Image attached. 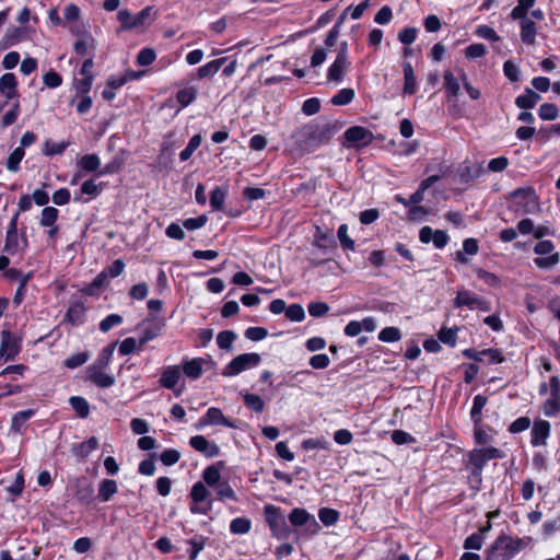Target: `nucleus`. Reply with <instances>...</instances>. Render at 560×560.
<instances>
[{"instance_id":"nucleus-60","label":"nucleus","mask_w":560,"mask_h":560,"mask_svg":"<svg viewBox=\"0 0 560 560\" xmlns=\"http://www.w3.org/2000/svg\"><path fill=\"white\" fill-rule=\"evenodd\" d=\"M500 537L513 556L526 546L525 540L522 538H512L510 536Z\"/></svg>"},{"instance_id":"nucleus-21","label":"nucleus","mask_w":560,"mask_h":560,"mask_svg":"<svg viewBox=\"0 0 560 560\" xmlns=\"http://www.w3.org/2000/svg\"><path fill=\"white\" fill-rule=\"evenodd\" d=\"M180 376L182 370L179 365H168L161 374L159 380L160 386L166 389H175Z\"/></svg>"},{"instance_id":"nucleus-55","label":"nucleus","mask_w":560,"mask_h":560,"mask_svg":"<svg viewBox=\"0 0 560 560\" xmlns=\"http://www.w3.org/2000/svg\"><path fill=\"white\" fill-rule=\"evenodd\" d=\"M401 332L397 327H386L378 334V339L383 342H395L400 340Z\"/></svg>"},{"instance_id":"nucleus-10","label":"nucleus","mask_w":560,"mask_h":560,"mask_svg":"<svg viewBox=\"0 0 560 560\" xmlns=\"http://www.w3.org/2000/svg\"><path fill=\"white\" fill-rule=\"evenodd\" d=\"M289 521L293 526H305L306 532L311 535L316 534L320 528L315 516L304 509H293L289 514Z\"/></svg>"},{"instance_id":"nucleus-23","label":"nucleus","mask_w":560,"mask_h":560,"mask_svg":"<svg viewBox=\"0 0 560 560\" xmlns=\"http://www.w3.org/2000/svg\"><path fill=\"white\" fill-rule=\"evenodd\" d=\"M513 557L501 537H498L489 549L486 560H511Z\"/></svg>"},{"instance_id":"nucleus-22","label":"nucleus","mask_w":560,"mask_h":560,"mask_svg":"<svg viewBox=\"0 0 560 560\" xmlns=\"http://www.w3.org/2000/svg\"><path fill=\"white\" fill-rule=\"evenodd\" d=\"M206 362L207 361L202 358L184 360L182 365L183 372L188 378L198 380L202 375V368Z\"/></svg>"},{"instance_id":"nucleus-8","label":"nucleus","mask_w":560,"mask_h":560,"mask_svg":"<svg viewBox=\"0 0 560 560\" xmlns=\"http://www.w3.org/2000/svg\"><path fill=\"white\" fill-rule=\"evenodd\" d=\"M74 499L84 505H90L94 502V487L91 481L85 477H77L70 481L69 486Z\"/></svg>"},{"instance_id":"nucleus-40","label":"nucleus","mask_w":560,"mask_h":560,"mask_svg":"<svg viewBox=\"0 0 560 560\" xmlns=\"http://www.w3.org/2000/svg\"><path fill=\"white\" fill-rule=\"evenodd\" d=\"M235 339L236 334L233 330H223L218 334L217 343L220 349L230 351Z\"/></svg>"},{"instance_id":"nucleus-36","label":"nucleus","mask_w":560,"mask_h":560,"mask_svg":"<svg viewBox=\"0 0 560 560\" xmlns=\"http://www.w3.org/2000/svg\"><path fill=\"white\" fill-rule=\"evenodd\" d=\"M70 406L80 418H88L90 413V405L88 400L80 396H72L69 399Z\"/></svg>"},{"instance_id":"nucleus-38","label":"nucleus","mask_w":560,"mask_h":560,"mask_svg":"<svg viewBox=\"0 0 560 560\" xmlns=\"http://www.w3.org/2000/svg\"><path fill=\"white\" fill-rule=\"evenodd\" d=\"M252 522L246 517H236L230 524V530L235 535H244L250 530Z\"/></svg>"},{"instance_id":"nucleus-46","label":"nucleus","mask_w":560,"mask_h":560,"mask_svg":"<svg viewBox=\"0 0 560 560\" xmlns=\"http://www.w3.org/2000/svg\"><path fill=\"white\" fill-rule=\"evenodd\" d=\"M226 197V191L221 187H215L210 194V206L213 210H222Z\"/></svg>"},{"instance_id":"nucleus-2","label":"nucleus","mask_w":560,"mask_h":560,"mask_svg":"<svg viewBox=\"0 0 560 560\" xmlns=\"http://www.w3.org/2000/svg\"><path fill=\"white\" fill-rule=\"evenodd\" d=\"M504 457L502 451L497 447H483V448H474L468 454V463L467 468L470 470L469 480L476 482L477 485L481 483L482 480V470L486 464L490 459H501Z\"/></svg>"},{"instance_id":"nucleus-12","label":"nucleus","mask_w":560,"mask_h":560,"mask_svg":"<svg viewBox=\"0 0 560 560\" xmlns=\"http://www.w3.org/2000/svg\"><path fill=\"white\" fill-rule=\"evenodd\" d=\"M19 352L20 340L9 330H3L1 332L0 364L14 359Z\"/></svg>"},{"instance_id":"nucleus-39","label":"nucleus","mask_w":560,"mask_h":560,"mask_svg":"<svg viewBox=\"0 0 560 560\" xmlns=\"http://www.w3.org/2000/svg\"><path fill=\"white\" fill-rule=\"evenodd\" d=\"M59 211L55 207H45L42 210L39 224L44 228L52 226L56 224V221L58 219Z\"/></svg>"},{"instance_id":"nucleus-26","label":"nucleus","mask_w":560,"mask_h":560,"mask_svg":"<svg viewBox=\"0 0 560 560\" xmlns=\"http://www.w3.org/2000/svg\"><path fill=\"white\" fill-rule=\"evenodd\" d=\"M540 95L529 88L525 89V93L515 98V105L522 109H532L539 102Z\"/></svg>"},{"instance_id":"nucleus-49","label":"nucleus","mask_w":560,"mask_h":560,"mask_svg":"<svg viewBox=\"0 0 560 560\" xmlns=\"http://www.w3.org/2000/svg\"><path fill=\"white\" fill-rule=\"evenodd\" d=\"M354 97V91L352 89H341L331 98V104L342 106L349 104Z\"/></svg>"},{"instance_id":"nucleus-28","label":"nucleus","mask_w":560,"mask_h":560,"mask_svg":"<svg viewBox=\"0 0 560 560\" xmlns=\"http://www.w3.org/2000/svg\"><path fill=\"white\" fill-rule=\"evenodd\" d=\"M480 298L467 290H460L454 300L455 307L467 306L469 310H476Z\"/></svg>"},{"instance_id":"nucleus-61","label":"nucleus","mask_w":560,"mask_h":560,"mask_svg":"<svg viewBox=\"0 0 560 560\" xmlns=\"http://www.w3.org/2000/svg\"><path fill=\"white\" fill-rule=\"evenodd\" d=\"M337 235L343 249H354V241L348 235V226L346 224H341L338 228Z\"/></svg>"},{"instance_id":"nucleus-16","label":"nucleus","mask_w":560,"mask_h":560,"mask_svg":"<svg viewBox=\"0 0 560 560\" xmlns=\"http://www.w3.org/2000/svg\"><path fill=\"white\" fill-rule=\"evenodd\" d=\"M86 381L97 387L108 388L115 384V376L105 373L104 369L90 365L86 370Z\"/></svg>"},{"instance_id":"nucleus-4","label":"nucleus","mask_w":560,"mask_h":560,"mask_svg":"<svg viewBox=\"0 0 560 560\" xmlns=\"http://www.w3.org/2000/svg\"><path fill=\"white\" fill-rule=\"evenodd\" d=\"M18 220H19V212H16L10 220L7 235H5V242L3 246V252L8 255H15L19 252L25 250V248L28 245L27 238L25 236V233L23 232L22 235H19L18 232Z\"/></svg>"},{"instance_id":"nucleus-25","label":"nucleus","mask_w":560,"mask_h":560,"mask_svg":"<svg viewBox=\"0 0 560 560\" xmlns=\"http://www.w3.org/2000/svg\"><path fill=\"white\" fill-rule=\"evenodd\" d=\"M118 492V485L114 479H103L98 483L97 499L101 502H108Z\"/></svg>"},{"instance_id":"nucleus-48","label":"nucleus","mask_w":560,"mask_h":560,"mask_svg":"<svg viewBox=\"0 0 560 560\" xmlns=\"http://www.w3.org/2000/svg\"><path fill=\"white\" fill-rule=\"evenodd\" d=\"M69 145V142H52L47 140L44 144L43 153L47 156L61 154Z\"/></svg>"},{"instance_id":"nucleus-53","label":"nucleus","mask_w":560,"mask_h":560,"mask_svg":"<svg viewBox=\"0 0 560 560\" xmlns=\"http://www.w3.org/2000/svg\"><path fill=\"white\" fill-rule=\"evenodd\" d=\"M21 40V30L19 27H9L2 38L4 48L16 45Z\"/></svg>"},{"instance_id":"nucleus-37","label":"nucleus","mask_w":560,"mask_h":560,"mask_svg":"<svg viewBox=\"0 0 560 560\" xmlns=\"http://www.w3.org/2000/svg\"><path fill=\"white\" fill-rule=\"evenodd\" d=\"M265 511L267 515V522L269 523L272 530H276L278 527L285 525L284 517L277 512L275 506L266 505Z\"/></svg>"},{"instance_id":"nucleus-58","label":"nucleus","mask_w":560,"mask_h":560,"mask_svg":"<svg viewBox=\"0 0 560 560\" xmlns=\"http://www.w3.org/2000/svg\"><path fill=\"white\" fill-rule=\"evenodd\" d=\"M19 114H20V103H19V101H15L12 104V108L3 115L2 119H1V126L3 128H5V127L13 125L16 121Z\"/></svg>"},{"instance_id":"nucleus-43","label":"nucleus","mask_w":560,"mask_h":560,"mask_svg":"<svg viewBox=\"0 0 560 560\" xmlns=\"http://www.w3.org/2000/svg\"><path fill=\"white\" fill-rule=\"evenodd\" d=\"M114 345L104 348L98 354L96 361L91 365L106 370L110 363L114 353Z\"/></svg>"},{"instance_id":"nucleus-42","label":"nucleus","mask_w":560,"mask_h":560,"mask_svg":"<svg viewBox=\"0 0 560 560\" xmlns=\"http://www.w3.org/2000/svg\"><path fill=\"white\" fill-rule=\"evenodd\" d=\"M98 447V441L96 438L92 436L89 440L80 443L75 447V454L81 457H88L93 451Z\"/></svg>"},{"instance_id":"nucleus-15","label":"nucleus","mask_w":560,"mask_h":560,"mask_svg":"<svg viewBox=\"0 0 560 560\" xmlns=\"http://www.w3.org/2000/svg\"><path fill=\"white\" fill-rule=\"evenodd\" d=\"M189 445L208 458L215 457L220 454V447L214 442L208 441L203 435L191 436Z\"/></svg>"},{"instance_id":"nucleus-27","label":"nucleus","mask_w":560,"mask_h":560,"mask_svg":"<svg viewBox=\"0 0 560 560\" xmlns=\"http://www.w3.org/2000/svg\"><path fill=\"white\" fill-rule=\"evenodd\" d=\"M314 245L325 250L335 249L337 246L334 235L322 231L319 228L316 229L314 234Z\"/></svg>"},{"instance_id":"nucleus-34","label":"nucleus","mask_w":560,"mask_h":560,"mask_svg":"<svg viewBox=\"0 0 560 560\" xmlns=\"http://www.w3.org/2000/svg\"><path fill=\"white\" fill-rule=\"evenodd\" d=\"M198 95V90L195 86H186L184 89H180L176 93V101L182 107H187L190 105Z\"/></svg>"},{"instance_id":"nucleus-13","label":"nucleus","mask_w":560,"mask_h":560,"mask_svg":"<svg viewBox=\"0 0 560 560\" xmlns=\"http://www.w3.org/2000/svg\"><path fill=\"white\" fill-rule=\"evenodd\" d=\"M206 425H223L232 429L237 427L233 420L226 418L223 412L215 407H211L207 410V412L199 419L197 428Z\"/></svg>"},{"instance_id":"nucleus-31","label":"nucleus","mask_w":560,"mask_h":560,"mask_svg":"<svg viewBox=\"0 0 560 560\" xmlns=\"http://www.w3.org/2000/svg\"><path fill=\"white\" fill-rule=\"evenodd\" d=\"M487 397L482 395H476L474 397L472 407L470 410V418L474 424H480L482 420V409L487 405Z\"/></svg>"},{"instance_id":"nucleus-52","label":"nucleus","mask_w":560,"mask_h":560,"mask_svg":"<svg viewBox=\"0 0 560 560\" xmlns=\"http://www.w3.org/2000/svg\"><path fill=\"white\" fill-rule=\"evenodd\" d=\"M558 113V107L552 103H544L538 109V115L542 120H555Z\"/></svg>"},{"instance_id":"nucleus-30","label":"nucleus","mask_w":560,"mask_h":560,"mask_svg":"<svg viewBox=\"0 0 560 560\" xmlns=\"http://www.w3.org/2000/svg\"><path fill=\"white\" fill-rule=\"evenodd\" d=\"M536 24L532 19H523L521 23V38L522 42L528 45L535 43Z\"/></svg>"},{"instance_id":"nucleus-29","label":"nucleus","mask_w":560,"mask_h":560,"mask_svg":"<svg viewBox=\"0 0 560 560\" xmlns=\"http://www.w3.org/2000/svg\"><path fill=\"white\" fill-rule=\"evenodd\" d=\"M404 70V93L412 95L417 91L416 75L413 68L410 62H405L402 66Z\"/></svg>"},{"instance_id":"nucleus-11","label":"nucleus","mask_w":560,"mask_h":560,"mask_svg":"<svg viewBox=\"0 0 560 560\" xmlns=\"http://www.w3.org/2000/svg\"><path fill=\"white\" fill-rule=\"evenodd\" d=\"M347 147H365L369 145L373 139V133L361 126H353L348 128L343 133Z\"/></svg>"},{"instance_id":"nucleus-9","label":"nucleus","mask_w":560,"mask_h":560,"mask_svg":"<svg viewBox=\"0 0 560 560\" xmlns=\"http://www.w3.org/2000/svg\"><path fill=\"white\" fill-rule=\"evenodd\" d=\"M165 327V319L163 317L151 315L147 317L139 328L142 330V336L139 339V347H143L147 342L155 339Z\"/></svg>"},{"instance_id":"nucleus-44","label":"nucleus","mask_w":560,"mask_h":560,"mask_svg":"<svg viewBox=\"0 0 560 560\" xmlns=\"http://www.w3.org/2000/svg\"><path fill=\"white\" fill-rule=\"evenodd\" d=\"M560 412V395H550L544 404V413L547 417H553Z\"/></svg>"},{"instance_id":"nucleus-20","label":"nucleus","mask_w":560,"mask_h":560,"mask_svg":"<svg viewBox=\"0 0 560 560\" xmlns=\"http://www.w3.org/2000/svg\"><path fill=\"white\" fill-rule=\"evenodd\" d=\"M550 434V423L546 420H536L530 431L533 446L545 445Z\"/></svg>"},{"instance_id":"nucleus-45","label":"nucleus","mask_w":560,"mask_h":560,"mask_svg":"<svg viewBox=\"0 0 560 560\" xmlns=\"http://www.w3.org/2000/svg\"><path fill=\"white\" fill-rule=\"evenodd\" d=\"M201 144V136L195 135L190 138L187 147L179 153L180 161H187Z\"/></svg>"},{"instance_id":"nucleus-24","label":"nucleus","mask_w":560,"mask_h":560,"mask_svg":"<svg viewBox=\"0 0 560 560\" xmlns=\"http://www.w3.org/2000/svg\"><path fill=\"white\" fill-rule=\"evenodd\" d=\"M349 59L337 58L328 69L327 79L334 82H340L343 78L345 71L349 68Z\"/></svg>"},{"instance_id":"nucleus-32","label":"nucleus","mask_w":560,"mask_h":560,"mask_svg":"<svg viewBox=\"0 0 560 560\" xmlns=\"http://www.w3.org/2000/svg\"><path fill=\"white\" fill-rule=\"evenodd\" d=\"M225 60V58H219L201 66L200 68H198V78L205 79L213 77L220 70Z\"/></svg>"},{"instance_id":"nucleus-41","label":"nucleus","mask_w":560,"mask_h":560,"mask_svg":"<svg viewBox=\"0 0 560 560\" xmlns=\"http://www.w3.org/2000/svg\"><path fill=\"white\" fill-rule=\"evenodd\" d=\"M25 155L23 148H16L11 152L7 160V168L10 172H18L20 170V163Z\"/></svg>"},{"instance_id":"nucleus-64","label":"nucleus","mask_w":560,"mask_h":560,"mask_svg":"<svg viewBox=\"0 0 560 560\" xmlns=\"http://www.w3.org/2000/svg\"><path fill=\"white\" fill-rule=\"evenodd\" d=\"M179 458L180 453L175 448H166L160 455V459L165 466L175 465Z\"/></svg>"},{"instance_id":"nucleus-19","label":"nucleus","mask_w":560,"mask_h":560,"mask_svg":"<svg viewBox=\"0 0 560 560\" xmlns=\"http://www.w3.org/2000/svg\"><path fill=\"white\" fill-rule=\"evenodd\" d=\"M0 93L5 97V103L18 97V80L14 73L7 72L0 78Z\"/></svg>"},{"instance_id":"nucleus-62","label":"nucleus","mask_w":560,"mask_h":560,"mask_svg":"<svg viewBox=\"0 0 560 560\" xmlns=\"http://www.w3.org/2000/svg\"><path fill=\"white\" fill-rule=\"evenodd\" d=\"M122 323V317L119 314H109L100 323V330L103 332L109 331L113 327Z\"/></svg>"},{"instance_id":"nucleus-18","label":"nucleus","mask_w":560,"mask_h":560,"mask_svg":"<svg viewBox=\"0 0 560 560\" xmlns=\"http://www.w3.org/2000/svg\"><path fill=\"white\" fill-rule=\"evenodd\" d=\"M86 307L84 302L75 301L70 303L68 311L65 315L63 322L72 326L82 325L85 320Z\"/></svg>"},{"instance_id":"nucleus-47","label":"nucleus","mask_w":560,"mask_h":560,"mask_svg":"<svg viewBox=\"0 0 560 560\" xmlns=\"http://www.w3.org/2000/svg\"><path fill=\"white\" fill-rule=\"evenodd\" d=\"M244 404L247 408L255 412H261L265 408V402L260 396L256 394L244 395Z\"/></svg>"},{"instance_id":"nucleus-17","label":"nucleus","mask_w":560,"mask_h":560,"mask_svg":"<svg viewBox=\"0 0 560 560\" xmlns=\"http://www.w3.org/2000/svg\"><path fill=\"white\" fill-rule=\"evenodd\" d=\"M460 79L456 78L451 70H445L443 74V85L448 102L456 103L460 93Z\"/></svg>"},{"instance_id":"nucleus-33","label":"nucleus","mask_w":560,"mask_h":560,"mask_svg":"<svg viewBox=\"0 0 560 560\" xmlns=\"http://www.w3.org/2000/svg\"><path fill=\"white\" fill-rule=\"evenodd\" d=\"M35 411L32 409H26L16 412L11 421V431L20 433L24 424L34 416Z\"/></svg>"},{"instance_id":"nucleus-1","label":"nucleus","mask_w":560,"mask_h":560,"mask_svg":"<svg viewBox=\"0 0 560 560\" xmlns=\"http://www.w3.org/2000/svg\"><path fill=\"white\" fill-rule=\"evenodd\" d=\"M337 127L329 122L308 124L299 129L293 138L301 153H310L330 141Z\"/></svg>"},{"instance_id":"nucleus-56","label":"nucleus","mask_w":560,"mask_h":560,"mask_svg":"<svg viewBox=\"0 0 560 560\" xmlns=\"http://www.w3.org/2000/svg\"><path fill=\"white\" fill-rule=\"evenodd\" d=\"M480 354L483 355V361H487L490 364H498L504 361L503 353L499 349H483L480 351Z\"/></svg>"},{"instance_id":"nucleus-6","label":"nucleus","mask_w":560,"mask_h":560,"mask_svg":"<svg viewBox=\"0 0 560 560\" xmlns=\"http://www.w3.org/2000/svg\"><path fill=\"white\" fill-rule=\"evenodd\" d=\"M260 361L261 357L258 353L238 354L223 369L222 375L226 377L235 376L247 369L257 366Z\"/></svg>"},{"instance_id":"nucleus-5","label":"nucleus","mask_w":560,"mask_h":560,"mask_svg":"<svg viewBox=\"0 0 560 560\" xmlns=\"http://www.w3.org/2000/svg\"><path fill=\"white\" fill-rule=\"evenodd\" d=\"M511 198L515 200L517 210L523 213H537L540 211L539 197L532 187L517 188L510 194Z\"/></svg>"},{"instance_id":"nucleus-51","label":"nucleus","mask_w":560,"mask_h":560,"mask_svg":"<svg viewBox=\"0 0 560 560\" xmlns=\"http://www.w3.org/2000/svg\"><path fill=\"white\" fill-rule=\"evenodd\" d=\"M318 517L324 525L331 526L338 521L339 513L329 508H322L318 511Z\"/></svg>"},{"instance_id":"nucleus-3","label":"nucleus","mask_w":560,"mask_h":560,"mask_svg":"<svg viewBox=\"0 0 560 560\" xmlns=\"http://www.w3.org/2000/svg\"><path fill=\"white\" fill-rule=\"evenodd\" d=\"M117 19L121 23L122 30L140 28L151 25L155 20V13L152 7H145L135 16L124 9L118 11Z\"/></svg>"},{"instance_id":"nucleus-14","label":"nucleus","mask_w":560,"mask_h":560,"mask_svg":"<svg viewBox=\"0 0 560 560\" xmlns=\"http://www.w3.org/2000/svg\"><path fill=\"white\" fill-rule=\"evenodd\" d=\"M419 240L423 244L432 242L436 248H443L448 242V235L442 230L434 231L430 226L425 225L421 228L419 232Z\"/></svg>"},{"instance_id":"nucleus-50","label":"nucleus","mask_w":560,"mask_h":560,"mask_svg":"<svg viewBox=\"0 0 560 560\" xmlns=\"http://www.w3.org/2000/svg\"><path fill=\"white\" fill-rule=\"evenodd\" d=\"M209 495V491L203 485V482L198 481L196 482L190 491V498L195 503H201L203 502Z\"/></svg>"},{"instance_id":"nucleus-35","label":"nucleus","mask_w":560,"mask_h":560,"mask_svg":"<svg viewBox=\"0 0 560 560\" xmlns=\"http://www.w3.org/2000/svg\"><path fill=\"white\" fill-rule=\"evenodd\" d=\"M94 75H89L88 78H83L81 80H73V88L77 92L75 96L71 100V104H73L80 95H89V92L92 89Z\"/></svg>"},{"instance_id":"nucleus-63","label":"nucleus","mask_w":560,"mask_h":560,"mask_svg":"<svg viewBox=\"0 0 560 560\" xmlns=\"http://www.w3.org/2000/svg\"><path fill=\"white\" fill-rule=\"evenodd\" d=\"M202 478L208 486L217 485L221 478L219 468L214 465L207 467L202 472Z\"/></svg>"},{"instance_id":"nucleus-7","label":"nucleus","mask_w":560,"mask_h":560,"mask_svg":"<svg viewBox=\"0 0 560 560\" xmlns=\"http://www.w3.org/2000/svg\"><path fill=\"white\" fill-rule=\"evenodd\" d=\"M555 245L551 241H540L534 246V253L537 255H549L548 257H536L535 265L540 269H550L559 264L560 254L553 253Z\"/></svg>"},{"instance_id":"nucleus-57","label":"nucleus","mask_w":560,"mask_h":560,"mask_svg":"<svg viewBox=\"0 0 560 560\" xmlns=\"http://www.w3.org/2000/svg\"><path fill=\"white\" fill-rule=\"evenodd\" d=\"M101 161L96 154H85L80 160L81 167L86 172H94L100 167Z\"/></svg>"},{"instance_id":"nucleus-59","label":"nucleus","mask_w":560,"mask_h":560,"mask_svg":"<svg viewBox=\"0 0 560 560\" xmlns=\"http://www.w3.org/2000/svg\"><path fill=\"white\" fill-rule=\"evenodd\" d=\"M285 317L291 322H302L305 317L304 308L301 304H291L285 308Z\"/></svg>"},{"instance_id":"nucleus-54","label":"nucleus","mask_w":560,"mask_h":560,"mask_svg":"<svg viewBox=\"0 0 560 560\" xmlns=\"http://www.w3.org/2000/svg\"><path fill=\"white\" fill-rule=\"evenodd\" d=\"M89 352L74 353L65 360V366L68 369H77L83 365L89 360Z\"/></svg>"}]
</instances>
